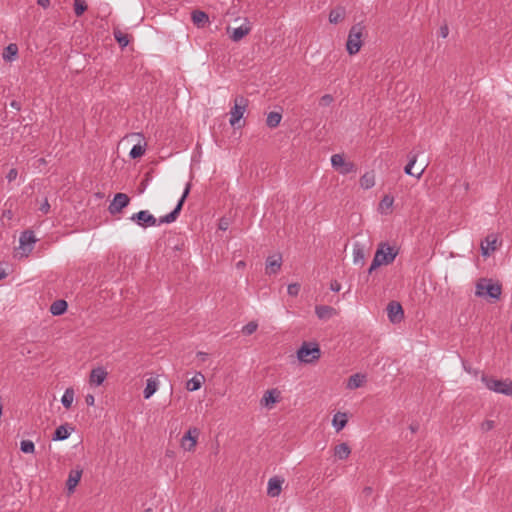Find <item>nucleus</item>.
Segmentation results:
<instances>
[{
    "mask_svg": "<svg viewBox=\"0 0 512 512\" xmlns=\"http://www.w3.org/2000/svg\"><path fill=\"white\" fill-rule=\"evenodd\" d=\"M397 254L398 251L395 250L390 245L386 243L380 244V246L375 252L372 263L368 269V273L371 274L375 269H377L381 265H388L392 263L395 260Z\"/></svg>",
    "mask_w": 512,
    "mask_h": 512,
    "instance_id": "1",
    "label": "nucleus"
},
{
    "mask_svg": "<svg viewBox=\"0 0 512 512\" xmlns=\"http://www.w3.org/2000/svg\"><path fill=\"white\" fill-rule=\"evenodd\" d=\"M501 293V285L497 282H493L491 279L481 278L476 283L475 294L478 297L498 300Z\"/></svg>",
    "mask_w": 512,
    "mask_h": 512,
    "instance_id": "2",
    "label": "nucleus"
},
{
    "mask_svg": "<svg viewBox=\"0 0 512 512\" xmlns=\"http://www.w3.org/2000/svg\"><path fill=\"white\" fill-rule=\"evenodd\" d=\"M320 358V347L316 342H303L297 351V359L304 364H310Z\"/></svg>",
    "mask_w": 512,
    "mask_h": 512,
    "instance_id": "3",
    "label": "nucleus"
},
{
    "mask_svg": "<svg viewBox=\"0 0 512 512\" xmlns=\"http://www.w3.org/2000/svg\"><path fill=\"white\" fill-rule=\"evenodd\" d=\"M481 381L489 390L493 392L506 396H512V380L510 379L498 380L487 375H482Z\"/></svg>",
    "mask_w": 512,
    "mask_h": 512,
    "instance_id": "4",
    "label": "nucleus"
},
{
    "mask_svg": "<svg viewBox=\"0 0 512 512\" xmlns=\"http://www.w3.org/2000/svg\"><path fill=\"white\" fill-rule=\"evenodd\" d=\"M364 27L361 23L353 25L349 31L346 49L350 55H354L359 52L362 46V35Z\"/></svg>",
    "mask_w": 512,
    "mask_h": 512,
    "instance_id": "5",
    "label": "nucleus"
},
{
    "mask_svg": "<svg viewBox=\"0 0 512 512\" xmlns=\"http://www.w3.org/2000/svg\"><path fill=\"white\" fill-rule=\"evenodd\" d=\"M248 104L249 101L244 96L239 95L235 97L234 105L230 110L229 123L231 126L235 127L240 122L247 110Z\"/></svg>",
    "mask_w": 512,
    "mask_h": 512,
    "instance_id": "6",
    "label": "nucleus"
},
{
    "mask_svg": "<svg viewBox=\"0 0 512 512\" xmlns=\"http://www.w3.org/2000/svg\"><path fill=\"white\" fill-rule=\"evenodd\" d=\"M252 30V25L248 18H244L242 24L239 27H230L228 26L226 31L229 35V38L233 42L241 41L245 36H247Z\"/></svg>",
    "mask_w": 512,
    "mask_h": 512,
    "instance_id": "7",
    "label": "nucleus"
},
{
    "mask_svg": "<svg viewBox=\"0 0 512 512\" xmlns=\"http://www.w3.org/2000/svg\"><path fill=\"white\" fill-rule=\"evenodd\" d=\"M331 166L341 175H347L356 171L355 165L350 161H346L342 154L332 155Z\"/></svg>",
    "mask_w": 512,
    "mask_h": 512,
    "instance_id": "8",
    "label": "nucleus"
},
{
    "mask_svg": "<svg viewBox=\"0 0 512 512\" xmlns=\"http://www.w3.org/2000/svg\"><path fill=\"white\" fill-rule=\"evenodd\" d=\"M189 192H190V184L187 183L186 187L183 191V194H182L181 198L179 199L175 208L170 213L160 217L158 220V225L165 224V223L169 224V223L174 222L177 219V217L182 209L183 203H184L186 197L188 196Z\"/></svg>",
    "mask_w": 512,
    "mask_h": 512,
    "instance_id": "9",
    "label": "nucleus"
},
{
    "mask_svg": "<svg viewBox=\"0 0 512 512\" xmlns=\"http://www.w3.org/2000/svg\"><path fill=\"white\" fill-rule=\"evenodd\" d=\"M200 435V430L196 427L189 428L188 431L182 436L180 446L184 451L192 452L195 450L197 440Z\"/></svg>",
    "mask_w": 512,
    "mask_h": 512,
    "instance_id": "10",
    "label": "nucleus"
},
{
    "mask_svg": "<svg viewBox=\"0 0 512 512\" xmlns=\"http://www.w3.org/2000/svg\"><path fill=\"white\" fill-rule=\"evenodd\" d=\"M130 220L142 228L158 225V220L148 210H141L137 213H134L130 217Z\"/></svg>",
    "mask_w": 512,
    "mask_h": 512,
    "instance_id": "11",
    "label": "nucleus"
},
{
    "mask_svg": "<svg viewBox=\"0 0 512 512\" xmlns=\"http://www.w3.org/2000/svg\"><path fill=\"white\" fill-rule=\"evenodd\" d=\"M36 238L34 233L30 230H26L21 233L19 238V249L22 250L21 257H27L33 250Z\"/></svg>",
    "mask_w": 512,
    "mask_h": 512,
    "instance_id": "12",
    "label": "nucleus"
},
{
    "mask_svg": "<svg viewBox=\"0 0 512 512\" xmlns=\"http://www.w3.org/2000/svg\"><path fill=\"white\" fill-rule=\"evenodd\" d=\"M129 197L124 193H117L112 202L110 203L108 210L110 214L115 215L121 212L129 204Z\"/></svg>",
    "mask_w": 512,
    "mask_h": 512,
    "instance_id": "13",
    "label": "nucleus"
},
{
    "mask_svg": "<svg viewBox=\"0 0 512 512\" xmlns=\"http://www.w3.org/2000/svg\"><path fill=\"white\" fill-rule=\"evenodd\" d=\"M498 243V236L496 234H489L481 241L480 248L483 257H489L496 249Z\"/></svg>",
    "mask_w": 512,
    "mask_h": 512,
    "instance_id": "14",
    "label": "nucleus"
},
{
    "mask_svg": "<svg viewBox=\"0 0 512 512\" xmlns=\"http://www.w3.org/2000/svg\"><path fill=\"white\" fill-rule=\"evenodd\" d=\"M387 316L392 323H399L404 316V312L400 303L391 301L387 305Z\"/></svg>",
    "mask_w": 512,
    "mask_h": 512,
    "instance_id": "15",
    "label": "nucleus"
},
{
    "mask_svg": "<svg viewBox=\"0 0 512 512\" xmlns=\"http://www.w3.org/2000/svg\"><path fill=\"white\" fill-rule=\"evenodd\" d=\"M284 483V479L279 476L271 477L268 480L267 484V495L272 498H276L280 495L282 491V485Z\"/></svg>",
    "mask_w": 512,
    "mask_h": 512,
    "instance_id": "16",
    "label": "nucleus"
},
{
    "mask_svg": "<svg viewBox=\"0 0 512 512\" xmlns=\"http://www.w3.org/2000/svg\"><path fill=\"white\" fill-rule=\"evenodd\" d=\"M282 265V256L274 254L266 259V272L267 274H276Z\"/></svg>",
    "mask_w": 512,
    "mask_h": 512,
    "instance_id": "17",
    "label": "nucleus"
},
{
    "mask_svg": "<svg viewBox=\"0 0 512 512\" xmlns=\"http://www.w3.org/2000/svg\"><path fill=\"white\" fill-rule=\"evenodd\" d=\"M134 136L139 137L140 140L138 141V143H136L131 148V150L129 152V156L132 159H136V158L143 156L146 151V145H147L142 134L138 133V134H134Z\"/></svg>",
    "mask_w": 512,
    "mask_h": 512,
    "instance_id": "18",
    "label": "nucleus"
},
{
    "mask_svg": "<svg viewBox=\"0 0 512 512\" xmlns=\"http://www.w3.org/2000/svg\"><path fill=\"white\" fill-rule=\"evenodd\" d=\"M107 377V371L103 367H96L90 373V384L100 386Z\"/></svg>",
    "mask_w": 512,
    "mask_h": 512,
    "instance_id": "19",
    "label": "nucleus"
},
{
    "mask_svg": "<svg viewBox=\"0 0 512 512\" xmlns=\"http://www.w3.org/2000/svg\"><path fill=\"white\" fill-rule=\"evenodd\" d=\"M82 469L77 468L73 469L69 472L68 479L66 482L67 490L69 493H72L75 490V487L79 483L82 476Z\"/></svg>",
    "mask_w": 512,
    "mask_h": 512,
    "instance_id": "20",
    "label": "nucleus"
},
{
    "mask_svg": "<svg viewBox=\"0 0 512 512\" xmlns=\"http://www.w3.org/2000/svg\"><path fill=\"white\" fill-rule=\"evenodd\" d=\"M366 380H367V377L365 374L355 373L348 378L347 388L350 390L360 388L361 386H363V384L366 382Z\"/></svg>",
    "mask_w": 512,
    "mask_h": 512,
    "instance_id": "21",
    "label": "nucleus"
},
{
    "mask_svg": "<svg viewBox=\"0 0 512 512\" xmlns=\"http://www.w3.org/2000/svg\"><path fill=\"white\" fill-rule=\"evenodd\" d=\"M416 161H417V154H415V153L411 152V153H410V155H409V161H408L407 165H406V166H405V168H404V172H405L407 175L414 176V177H416L417 179H419V178L422 176V174H423V172H424L425 168H421L417 173H414V172L412 171V169H413V167H414V165H415Z\"/></svg>",
    "mask_w": 512,
    "mask_h": 512,
    "instance_id": "22",
    "label": "nucleus"
},
{
    "mask_svg": "<svg viewBox=\"0 0 512 512\" xmlns=\"http://www.w3.org/2000/svg\"><path fill=\"white\" fill-rule=\"evenodd\" d=\"M191 19L194 25L201 28L204 27L206 24L209 23V16L207 13L201 10H195L191 14Z\"/></svg>",
    "mask_w": 512,
    "mask_h": 512,
    "instance_id": "23",
    "label": "nucleus"
},
{
    "mask_svg": "<svg viewBox=\"0 0 512 512\" xmlns=\"http://www.w3.org/2000/svg\"><path fill=\"white\" fill-rule=\"evenodd\" d=\"M159 382L156 378H149L146 382V387L143 391V396L145 399L151 398L156 391L158 390Z\"/></svg>",
    "mask_w": 512,
    "mask_h": 512,
    "instance_id": "24",
    "label": "nucleus"
},
{
    "mask_svg": "<svg viewBox=\"0 0 512 512\" xmlns=\"http://www.w3.org/2000/svg\"><path fill=\"white\" fill-rule=\"evenodd\" d=\"M279 392L276 389L269 390L261 399L262 406L270 407L278 401Z\"/></svg>",
    "mask_w": 512,
    "mask_h": 512,
    "instance_id": "25",
    "label": "nucleus"
},
{
    "mask_svg": "<svg viewBox=\"0 0 512 512\" xmlns=\"http://www.w3.org/2000/svg\"><path fill=\"white\" fill-rule=\"evenodd\" d=\"M204 381V376L198 373L186 382V389L190 392L196 391L201 388Z\"/></svg>",
    "mask_w": 512,
    "mask_h": 512,
    "instance_id": "26",
    "label": "nucleus"
},
{
    "mask_svg": "<svg viewBox=\"0 0 512 512\" xmlns=\"http://www.w3.org/2000/svg\"><path fill=\"white\" fill-rule=\"evenodd\" d=\"M68 304L65 300H56L50 306V313L53 316L62 315L67 310Z\"/></svg>",
    "mask_w": 512,
    "mask_h": 512,
    "instance_id": "27",
    "label": "nucleus"
},
{
    "mask_svg": "<svg viewBox=\"0 0 512 512\" xmlns=\"http://www.w3.org/2000/svg\"><path fill=\"white\" fill-rule=\"evenodd\" d=\"M375 185V174L373 171L364 173L360 178L361 188L368 190Z\"/></svg>",
    "mask_w": 512,
    "mask_h": 512,
    "instance_id": "28",
    "label": "nucleus"
},
{
    "mask_svg": "<svg viewBox=\"0 0 512 512\" xmlns=\"http://www.w3.org/2000/svg\"><path fill=\"white\" fill-rule=\"evenodd\" d=\"M364 261H365L364 248L359 243L354 244V246H353V263L355 265H363Z\"/></svg>",
    "mask_w": 512,
    "mask_h": 512,
    "instance_id": "29",
    "label": "nucleus"
},
{
    "mask_svg": "<svg viewBox=\"0 0 512 512\" xmlns=\"http://www.w3.org/2000/svg\"><path fill=\"white\" fill-rule=\"evenodd\" d=\"M347 415L346 413L338 412L333 416L332 425L335 430L338 432L342 430L347 424Z\"/></svg>",
    "mask_w": 512,
    "mask_h": 512,
    "instance_id": "30",
    "label": "nucleus"
},
{
    "mask_svg": "<svg viewBox=\"0 0 512 512\" xmlns=\"http://www.w3.org/2000/svg\"><path fill=\"white\" fill-rule=\"evenodd\" d=\"M351 450L346 443H341L335 446L334 448V456L340 460H344L348 458Z\"/></svg>",
    "mask_w": 512,
    "mask_h": 512,
    "instance_id": "31",
    "label": "nucleus"
},
{
    "mask_svg": "<svg viewBox=\"0 0 512 512\" xmlns=\"http://www.w3.org/2000/svg\"><path fill=\"white\" fill-rule=\"evenodd\" d=\"M346 14L344 7H336L335 9L331 10L329 14V22L333 24H337L341 20L344 19Z\"/></svg>",
    "mask_w": 512,
    "mask_h": 512,
    "instance_id": "32",
    "label": "nucleus"
},
{
    "mask_svg": "<svg viewBox=\"0 0 512 512\" xmlns=\"http://www.w3.org/2000/svg\"><path fill=\"white\" fill-rule=\"evenodd\" d=\"M394 203V197L391 195H385L379 203V212L381 214H387L388 210L391 209Z\"/></svg>",
    "mask_w": 512,
    "mask_h": 512,
    "instance_id": "33",
    "label": "nucleus"
},
{
    "mask_svg": "<svg viewBox=\"0 0 512 512\" xmlns=\"http://www.w3.org/2000/svg\"><path fill=\"white\" fill-rule=\"evenodd\" d=\"M70 436V432L66 425H60L56 428L52 439L54 441H63L66 440Z\"/></svg>",
    "mask_w": 512,
    "mask_h": 512,
    "instance_id": "34",
    "label": "nucleus"
},
{
    "mask_svg": "<svg viewBox=\"0 0 512 512\" xmlns=\"http://www.w3.org/2000/svg\"><path fill=\"white\" fill-rule=\"evenodd\" d=\"M281 119L282 115L280 113L272 111L267 115L266 124L270 128H275L280 124Z\"/></svg>",
    "mask_w": 512,
    "mask_h": 512,
    "instance_id": "35",
    "label": "nucleus"
},
{
    "mask_svg": "<svg viewBox=\"0 0 512 512\" xmlns=\"http://www.w3.org/2000/svg\"><path fill=\"white\" fill-rule=\"evenodd\" d=\"M74 401V390L72 388H67L62 397H61V403L65 408H70L72 403Z\"/></svg>",
    "mask_w": 512,
    "mask_h": 512,
    "instance_id": "36",
    "label": "nucleus"
},
{
    "mask_svg": "<svg viewBox=\"0 0 512 512\" xmlns=\"http://www.w3.org/2000/svg\"><path fill=\"white\" fill-rule=\"evenodd\" d=\"M17 52H18L17 45L16 44H9L5 48V53L3 54V58L5 60L11 61V60H13L15 58V56L17 55Z\"/></svg>",
    "mask_w": 512,
    "mask_h": 512,
    "instance_id": "37",
    "label": "nucleus"
},
{
    "mask_svg": "<svg viewBox=\"0 0 512 512\" xmlns=\"http://www.w3.org/2000/svg\"><path fill=\"white\" fill-rule=\"evenodd\" d=\"M87 9L84 0H74V12L77 16H81Z\"/></svg>",
    "mask_w": 512,
    "mask_h": 512,
    "instance_id": "38",
    "label": "nucleus"
},
{
    "mask_svg": "<svg viewBox=\"0 0 512 512\" xmlns=\"http://www.w3.org/2000/svg\"><path fill=\"white\" fill-rule=\"evenodd\" d=\"M114 37H115V40L118 42V44L121 47H126L129 43L128 36L126 34L122 33L121 31H115Z\"/></svg>",
    "mask_w": 512,
    "mask_h": 512,
    "instance_id": "39",
    "label": "nucleus"
},
{
    "mask_svg": "<svg viewBox=\"0 0 512 512\" xmlns=\"http://www.w3.org/2000/svg\"><path fill=\"white\" fill-rule=\"evenodd\" d=\"M257 328H258V323L255 321H251L242 327V333L244 335L249 336V335H252L257 330Z\"/></svg>",
    "mask_w": 512,
    "mask_h": 512,
    "instance_id": "40",
    "label": "nucleus"
},
{
    "mask_svg": "<svg viewBox=\"0 0 512 512\" xmlns=\"http://www.w3.org/2000/svg\"><path fill=\"white\" fill-rule=\"evenodd\" d=\"M20 449L23 453H33L35 450V445L30 440H23L20 443Z\"/></svg>",
    "mask_w": 512,
    "mask_h": 512,
    "instance_id": "41",
    "label": "nucleus"
},
{
    "mask_svg": "<svg viewBox=\"0 0 512 512\" xmlns=\"http://www.w3.org/2000/svg\"><path fill=\"white\" fill-rule=\"evenodd\" d=\"M300 292V285L298 283H292V284H289L288 287H287V293L290 295V296H297Z\"/></svg>",
    "mask_w": 512,
    "mask_h": 512,
    "instance_id": "42",
    "label": "nucleus"
},
{
    "mask_svg": "<svg viewBox=\"0 0 512 512\" xmlns=\"http://www.w3.org/2000/svg\"><path fill=\"white\" fill-rule=\"evenodd\" d=\"M17 177H18V171L15 168L10 169L6 175V179L8 182L15 181L17 179Z\"/></svg>",
    "mask_w": 512,
    "mask_h": 512,
    "instance_id": "43",
    "label": "nucleus"
},
{
    "mask_svg": "<svg viewBox=\"0 0 512 512\" xmlns=\"http://www.w3.org/2000/svg\"><path fill=\"white\" fill-rule=\"evenodd\" d=\"M333 313H334L333 308H331L329 306L322 305V319L330 317Z\"/></svg>",
    "mask_w": 512,
    "mask_h": 512,
    "instance_id": "44",
    "label": "nucleus"
},
{
    "mask_svg": "<svg viewBox=\"0 0 512 512\" xmlns=\"http://www.w3.org/2000/svg\"><path fill=\"white\" fill-rule=\"evenodd\" d=\"M493 427H494V422H493V421H491V420H486V421H484V422L482 423V425H481V429H482L483 431H489V430H491Z\"/></svg>",
    "mask_w": 512,
    "mask_h": 512,
    "instance_id": "45",
    "label": "nucleus"
},
{
    "mask_svg": "<svg viewBox=\"0 0 512 512\" xmlns=\"http://www.w3.org/2000/svg\"><path fill=\"white\" fill-rule=\"evenodd\" d=\"M39 210L43 213V214H47L50 210V204L48 202L47 199L44 200V202L40 205L39 207Z\"/></svg>",
    "mask_w": 512,
    "mask_h": 512,
    "instance_id": "46",
    "label": "nucleus"
},
{
    "mask_svg": "<svg viewBox=\"0 0 512 512\" xmlns=\"http://www.w3.org/2000/svg\"><path fill=\"white\" fill-rule=\"evenodd\" d=\"M448 34H449V29H448L447 25L441 26L439 29V35L442 38H446L448 36Z\"/></svg>",
    "mask_w": 512,
    "mask_h": 512,
    "instance_id": "47",
    "label": "nucleus"
},
{
    "mask_svg": "<svg viewBox=\"0 0 512 512\" xmlns=\"http://www.w3.org/2000/svg\"><path fill=\"white\" fill-rule=\"evenodd\" d=\"M85 401H86V404H87L88 406H93V405H94V403H95V398H94V396H93V395L88 394V395L86 396V398H85Z\"/></svg>",
    "mask_w": 512,
    "mask_h": 512,
    "instance_id": "48",
    "label": "nucleus"
},
{
    "mask_svg": "<svg viewBox=\"0 0 512 512\" xmlns=\"http://www.w3.org/2000/svg\"><path fill=\"white\" fill-rule=\"evenodd\" d=\"M219 229L223 230V231L227 230L228 229V221L225 219H221L219 222Z\"/></svg>",
    "mask_w": 512,
    "mask_h": 512,
    "instance_id": "49",
    "label": "nucleus"
},
{
    "mask_svg": "<svg viewBox=\"0 0 512 512\" xmlns=\"http://www.w3.org/2000/svg\"><path fill=\"white\" fill-rule=\"evenodd\" d=\"M332 102V97L330 95L322 96V105H328Z\"/></svg>",
    "mask_w": 512,
    "mask_h": 512,
    "instance_id": "50",
    "label": "nucleus"
},
{
    "mask_svg": "<svg viewBox=\"0 0 512 512\" xmlns=\"http://www.w3.org/2000/svg\"><path fill=\"white\" fill-rule=\"evenodd\" d=\"M37 4L43 8H47L50 4V0H37Z\"/></svg>",
    "mask_w": 512,
    "mask_h": 512,
    "instance_id": "51",
    "label": "nucleus"
},
{
    "mask_svg": "<svg viewBox=\"0 0 512 512\" xmlns=\"http://www.w3.org/2000/svg\"><path fill=\"white\" fill-rule=\"evenodd\" d=\"M10 106L17 110H20V103L15 100L10 103Z\"/></svg>",
    "mask_w": 512,
    "mask_h": 512,
    "instance_id": "52",
    "label": "nucleus"
},
{
    "mask_svg": "<svg viewBox=\"0 0 512 512\" xmlns=\"http://www.w3.org/2000/svg\"><path fill=\"white\" fill-rule=\"evenodd\" d=\"M197 357L200 358L201 360H205L206 357H207V353H205V352H198L197 353Z\"/></svg>",
    "mask_w": 512,
    "mask_h": 512,
    "instance_id": "53",
    "label": "nucleus"
},
{
    "mask_svg": "<svg viewBox=\"0 0 512 512\" xmlns=\"http://www.w3.org/2000/svg\"><path fill=\"white\" fill-rule=\"evenodd\" d=\"M243 267H245V262L244 261L241 260V261H238L236 263V268L241 269Z\"/></svg>",
    "mask_w": 512,
    "mask_h": 512,
    "instance_id": "54",
    "label": "nucleus"
},
{
    "mask_svg": "<svg viewBox=\"0 0 512 512\" xmlns=\"http://www.w3.org/2000/svg\"><path fill=\"white\" fill-rule=\"evenodd\" d=\"M315 314L320 318V305L315 306Z\"/></svg>",
    "mask_w": 512,
    "mask_h": 512,
    "instance_id": "55",
    "label": "nucleus"
},
{
    "mask_svg": "<svg viewBox=\"0 0 512 512\" xmlns=\"http://www.w3.org/2000/svg\"><path fill=\"white\" fill-rule=\"evenodd\" d=\"M6 277V273L3 269H0V280L4 279Z\"/></svg>",
    "mask_w": 512,
    "mask_h": 512,
    "instance_id": "56",
    "label": "nucleus"
},
{
    "mask_svg": "<svg viewBox=\"0 0 512 512\" xmlns=\"http://www.w3.org/2000/svg\"><path fill=\"white\" fill-rule=\"evenodd\" d=\"M331 288H332V290H334V291H339V289H340V287H339V285H338V284H337V285H335V286H334V285H332V287H331Z\"/></svg>",
    "mask_w": 512,
    "mask_h": 512,
    "instance_id": "57",
    "label": "nucleus"
},
{
    "mask_svg": "<svg viewBox=\"0 0 512 512\" xmlns=\"http://www.w3.org/2000/svg\"><path fill=\"white\" fill-rule=\"evenodd\" d=\"M411 430L414 432L415 431V427L411 425Z\"/></svg>",
    "mask_w": 512,
    "mask_h": 512,
    "instance_id": "58",
    "label": "nucleus"
},
{
    "mask_svg": "<svg viewBox=\"0 0 512 512\" xmlns=\"http://www.w3.org/2000/svg\"><path fill=\"white\" fill-rule=\"evenodd\" d=\"M212 512H220V511H218V510H214V511H212Z\"/></svg>",
    "mask_w": 512,
    "mask_h": 512,
    "instance_id": "59",
    "label": "nucleus"
}]
</instances>
